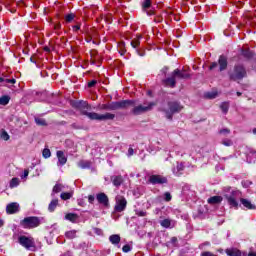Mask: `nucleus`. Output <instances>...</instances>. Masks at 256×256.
Instances as JSON below:
<instances>
[{"instance_id": "ea45409f", "label": "nucleus", "mask_w": 256, "mask_h": 256, "mask_svg": "<svg viewBox=\"0 0 256 256\" xmlns=\"http://www.w3.org/2000/svg\"><path fill=\"white\" fill-rule=\"evenodd\" d=\"M222 145H225V147H231V145H233V141L230 139L222 140Z\"/></svg>"}, {"instance_id": "cd10ccee", "label": "nucleus", "mask_w": 256, "mask_h": 256, "mask_svg": "<svg viewBox=\"0 0 256 256\" xmlns=\"http://www.w3.org/2000/svg\"><path fill=\"white\" fill-rule=\"evenodd\" d=\"M220 109L223 113L227 114L229 112V103L227 102H223L221 105H220Z\"/></svg>"}, {"instance_id": "c756f323", "label": "nucleus", "mask_w": 256, "mask_h": 256, "mask_svg": "<svg viewBox=\"0 0 256 256\" xmlns=\"http://www.w3.org/2000/svg\"><path fill=\"white\" fill-rule=\"evenodd\" d=\"M139 45H141V41H139V39L134 38L131 41V47H133V49H138Z\"/></svg>"}, {"instance_id": "f704fd0d", "label": "nucleus", "mask_w": 256, "mask_h": 256, "mask_svg": "<svg viewBox=\"0 0 256 256\" xmlns=\"http://www.w3.org/2000/svg\"><path fill=\"white\" fill-rule=\"evenodd\" d=\"M19 185V178H12L10 181V187L13 189V187H17Z\"/></svg>"}, {"instance_id": "bb28decb", "label": "nucleus", "mask_w": 256, "mask_h": 256, "mask_svg": "<svg viewBox=\"0 0 256 256\" xmlns=\"http://www.w3.org/2000/svg\"><path fill=\"white\" fill-rule=\"evenodd\" d=\"M61 199L63 201H67L69 199H71V197H73V194L71 192H63L61 195H60Z\"/></svg>"}, {"instance_id": "49530a36", "label": "nucleus", "mask_w": 256, "mask_h": 256, "mask_svg": "<svg viewBox=\"0 0 256 256\" xmlns=\"http://www.w3.org/2000/svg\"><path fill=\"white\" fill-rule=\"evenodd\" d=\"M136 215L138 217H146L147 216V212H145V211H138V212H136Z\"/></svg>"}, {"instance_id": "bf43d9fd", "label": "nucleus", "mask_w": 256, "mask_h": 256, "mask_svg": "<svg viewBox=\"0 0 256 256\" xmlns=\"http://www.w3.org/2000/svg\"><path fill=\"white\" fill-rule=\"evenodd\" d=\"M171 243H177V237H172L171 238Z\"/></svg>"}, {"instance_id": "e433bc0d", "label": "nucleus", "mask_w": 256, "mask_h": 256, "mask_svg": "<svg viewBox=\"0 0 256 256\" xmlns=\"http://www.w3.org/2000/svg\"><path fill=\"white\" fill-rule=\"evenodd\" d=\"M220 135H223V137H227L229 133H231V130L229 128H224L219 131Z\"/></svg>"}, {"instance_id": "680f3d73", "label": "nucleus", "mask_w": 256, "mask_h": 256, "mask_svg": "<svg viewBox=\"0 0 256 256\" xmlns=\"http://www.w3.org/2000/svg\"><path fill=\"white\" fill-rule=\"evenodd\" d=\"M142 38H143V36H142L141 34H138V35L136 36V39H138V41H141Z\"/></svg>"}, {"instance_id": "7ed1b4c3", "label": "nucleus", "mask_w": 256, "mask_h": 256, "mask_svg": "<svg viewBox=\"0 0 256 256\" xmlns=\"http://www.w3.org/2000/svg\"><path fill=\"white\" fill-rule=\"evenodd\" d=\"M41 225V218L37 216H29L20 221V226L23 229H35Z\"/></svg>"}, {"instance_id": "4468645a", "label": "nucleus", "mask_w": 256, "mask_h": 256, "mask_svg": "<svg viewBox=\"0 0 256 256\" xmlns=\"http://www.w3.org/2000/svg\"><path fill=\"white\" fill-rule=\"evenodd\" d=\"M129 107H135V100L118 101V109H129Z\"/></svg>"}, {"instance_id": "864d4df0", "label": "nucleus", "mask_w": 256, "mask_h": 256, "mask_svg": "<svg viewBox=\"0 0 256 256\" xmlns=\"http://www.w3.org/2000/svg\"><path fill=\"white\" fill-rule=\"evenodd\" d=\"M167 71H169V68L164 67V68H162L161 73H163V75H167Z\"/></svg>"}, {"instance_id": "9d476101", "label": "nucleus", "mask_w": 256, "mask_h": 256, "mask_svg": "<svg viewBox=\"0 0 256 256\" xmlns=\"http://www.w3.org/2000/svg\"><path fill=\"white\" fill-rule=\"evenodd\" d=\"M230 207H239L237 197H239V191H232L231 194L225 195Z\"/></svg>"}, {"instance_id": "3c124183", "label": "nucleus", "mask_w": 256, "mask_h": 256, "mask_svg": "<svg viewBox=\"0 0 256 256\" xmlns=\"http://www.w3.org/2000/svg\"><path fill=\"white\" fill-rule=\"evenodd\" d=\"M88 201H89V203H93L95 201V196L89 195L88 196Z\"/></svg>"}, {"instance_id": "f257e3e1", "label": "nucleus", "mask_w": 256, "mask_h": 256, "mask_svg": "<svg viewBox=\"0 0 256 256\" xmlns=\"http://www.w3.org/2000/svg\"><path fill=\"white\" fill-rule=\"evenodd\" d=\"M74 107L80 110L82 115H85L91 121H113L115 119V114H111L109 112L105 114H99L91 111V105L87 103V101L79 100L74 103Z\"/></svg>"}, {"instance_id": "39448f33", "label": "nucleus", "mask_w": 256, "mask_h": 256, "mask_svg": "<svg viewBox=\"0 0 256 256\" xmlns=\"http://www.w3.org/2000/svg\"><path fill=\"white\" fill-rule=\"evenodd\" d=\"M133 109L131 110L132 115H141L143 113H147V111H151V109H153V107H155V103L150 102V103H144V105H135V101H134V106Z\"/></svg>"}, {"instance_id": "a19ab883", "label": "nucleus", "mask_w": 256, "mask_h": 256, "mask_svg": "<svg viewBox=\"0 0 256 256\" xmlns=\"http://www.w3.org/2000/svg\"><path fill=\"white\" fill-rule=\"evenodd\" d=\"M251 185H253L252 181H249V180L242 181V186L245 187V189L251 187Z\"/></svg>"}, {"instance_id": "7c9ffc66", "label": "nucleus", "mask_w": 256, "mask_h": 256, "mask_svg": "<svg viewBox=\"0 0 256 256\" xmlns=\"http://www.w3.org/2000/svg\"><path fill=\"white\" fill-rule=\"evenodd\" d=\"M35 123L42 127H45V125H47V121H45V119L43 118H35Z\"/></svg>"}, {"instance_id": "dca6fc26", "label": "nucleus", "mask_w": 256, "mask_h": 256, "mask_svg": "<svg viewBox=\"0 0 256 256\" xmlns=\"http://www.w3.org/2000/svg\"><path fill=\"white\" fill-rule=\"evenodd\" d=\"M56 157L58 159V165H65L67 163V156L65 155V152L58 150L56 152Z\"/></svg>"}, {"instance_id": "603ef678", "label": "nucleus", "mask_w": 256, "mask_h": 256, "mask_svg": "<svg viewBox=\"0 0 256 256\" xmlns=\"http://www.w3.org/2000/svg\"><path fill=\"white\" fill-rule=\"evenodd\" d=\"M54 29H55V31H59V29H61V23L55 24Z\"/></svg>"}, {"instance_id": "4d7b16f0", "label": "nucleus", "mask_w": 256, "mask_h": 256, "mask_svg": "<svg viewBox=\"0 0 256 256\" xmlns=\"http://www.w3.org/2000/svg\"><path fill=\"white\" fill-rule=\"evenodd\" d=\"M74 31H79V29H81L80 25H75L73 26Z\"/></svg>"}, {"instance_id": "f03ea898", "label": "nucleus", "mask_w": 256, "mask_h": 256, "mask_svg": "<svg viewBox=\"0 0 256 256\" xmlns=\"http://www.w3.org/2000/svg\"><path fill=\"white\" fill-rule=\"evenodd\" d=\"M245 77H247V70L241 64L235 65L233 71L229 72L230 81H241Z\"/></svg>"}, {"instance_id": "2f4dec72", "label": "nucleus", "mask_w": 256, "mask_h": 256, "mask_svg": "<svg viewBox=\"0 0 256 256\" xmlns=\"http://www.w3.org/2000/svg\"><path fill=\"white\" fill-rule=\"evenodd\" d=\"M63 191V186L61 184H56L53 187L52 193H61Z\"/></svg>"}, {"instance_id": "5701e85b", "label": "nucleus", "mask_w": 256, "mask_h": 256, "mask_svg": "<svg viewBox=\"0 0 256 256\" xmlns=\"http://www.w3.org/2000/svg\"><path fill=\"white\" fill-rule=\"evenodd\" d=\"M240 202L244 207H246V209H255V205H253L248 199L242 198L240 199Z\"/></svg>"}, {"instance_id": "20e7f679", "label": "nucleus", "mask_w": 256, "mask_h": 256, "mask_svg": "<svg viewBox=\"0 0 256 256\" xmlns=\"http://www.w3.org/2000/svg\"><path fill=\"white\" fill-rule=\"evenodd\" d=\"M183 110L182 105L177 102V101H170L168 102V110H164V112L166 113V117L167 119H173V115H175V113H180V111Z\"/></svg>"}, {"instance_id": "6e6d98bb", "label": "nucleus", "mask_w": 256, "mask_h": 256, "mask_svg": "<svg viewBox=\"0 0 256 256\" xmlns=\"http://www.w3.org/2000/svg\"><path fill=\"white\" fill-rule=\"evenodd\" d=\"M133 153H134L133 148H129L128 149V156L131 157L133 155Z\"/></svg>"}, {"instance_id": "423d86ee", "label": "nucleus", "mask_w": 256, "mask_h": 256, "mask_svg": "<svg viewBox=\"0 0 256 256\" xmlns=\"http://www.w3.org/2000/svg\"><path fill=\"white\" fill-rule=\"evenodd\" d=\"M227 56L225 55H221L218 59V63L217 62H212L210 64V71H213V69H217V67H219V71H225V69H227Z\"/></svg>"}, {"instance_id": "69168bd1", "label": "nucleus", "mask_w": 256, "mask_h": 256, "mask_svg": "<svg viewBox=\"0 0 256 256\" xmlns=\"http://www.w3.org/2000/svg\"><path fill=\"white\" fill-rule=\"evenodd\" d=\"M96 53H97V51H95V50L91 51L90 52L91 57H93Z\"/></svg>"}, {"instance_id": "338daca9", "label": "nucleus", "mask_w": 256, "mask_h": 256, "mask_svg": "<svg viewBox=\"0 0 256 256\" xmlns=\"http://www.w3.org/2000/svg\"><path fill=\"white\" fill-rule=\"evenodd\" d=\"M44 51H47L49 53V51H51V49H49V47H44Z\"/></svg>"}, {"instance_id": "052dcab7", "label": "nucleus", "mask_w": 256, "mask_h": 256, "mask_svg": "<svg viewBox=\"0 0 256 256\" xmlns=\"http://www.w3.org/2000/svg\"><path fill=\"white\" fill-rule=\"evenodd\" d=\"M204 245H211V243H209V242H205L204 244H201L199 247H200V249H203V246Z\"/></svg>"}, {"instance_id": "e2e57ef3", "label": "nucleus", "mask_w": 256, "mask_h": 256, "mask_svg": "<svg viewBox=\"0 0 256 256\" xmlns=\"http://www.w3.org/2000/svg\"><path fill=\"white\" fill-rule=\"evenodd\" d=\"M119 47H120V49H123V47H125V42H121V43L119 44Z\"/></svg>"}, {"instance_id": "2eb2a0df", "label": "nucleus", "mask_w": 256, "mask_h": 256, "mask_svg": "<svg viewBox=\"0 0 256 256\" xmlns=\"http://www.w3.org/2000/svg\"><path fill=\"white\" fill-rule=\"evenodd\" d=\"M173 72L174 75H176V79H189V77H191V75L187 73V70L175 69Z\"/></svg>"}, {"instance_id": "13d9d810", "label": "nucleus", "mask_w": 256, "mask_h": 256, "mask_svg": "<svg viewBox=\"0 0 256 256\" xmlns=\"http://www.w3.org/2000/svg\"><path fill=\"white\" fill-rule=\"evenodd\" d=\"M243 55H244V57L249 58V57H251V52H244Z\"/></svg>"}, {"instance_id": "72a5a7b5", "label": "nucleus", "mask_w": 256, "mask_h": 256, "mask_svg": "<svg viewBox=\"0 0 256 256\" xmlns=\"http://www.w3.org/2000/svg\"><path fill=\"white\" fill-rule=\"evenodd\" d=\"M42 155H43L44 159H49V157H51V150H49L48 148H45L42 151Z\"/></svg>"}, {"instance_id": "b1692460", "label": "nucleus", "mask_w": 256, "mask_h": 256, "mask_svg": "<svg viewBox=\"0 0 256 256\" xmlns=\"http://www.w3.org/2000/svg\"><path fill=\"white\" fill-rule=\"evenodd\" d=\"M57 205H59V200L54 199L50 202L49 206H48V210L50 211V213H53V211H55V209H57Z\"/></svg>"}, {"instance_id": "ddd939ff", "label": "nucleus", "mask_w": 256, "mask_h": 256, "mask_svg": "<svg viewBox=\"0 0 256 256\" xmlns=\"http://www.w3.org/2000/svg\"><path fill=\"white\" fill-rule=\"evenodd\" d=\"M96 199L100 205H104V207H109V197L105 193H99L96 195Z\"/></svg>"}, {"instance_id": "a211bd4d", "label": "nucleus", "mask_w": 256, "mask_h": 256, "mask_svg": "<svg viewBox=\"0 0 256 256\" xmlns=\"http://www.w3.org/2000/svg\"><path fill=\"white\" fill-rule=\"evenodd\" d=\"M66 221H70V223H77L79 221V215L76 213H68L65 215Z\"/></svg>"}, {"instance_id": "f3484780", "label": "nucleus", "mask_w": 256, "mask_h": 256, "mask_svg": "<svg viewBox=\"0 0 256 256\" xmlns=\"http://www.w3.org/2000/svg\"><path fill=\"white\" fill-rule=\"evenodd\" d=\"M111 181L114 187H121V185H123V176H112Z\"/></svg>"}, {"instance_id": "9b49d317", "label": "nucleus", "mask_w": 256, "mask_h": 256, "mask_svg": "<svg viewBox=\"0 0 256 256\" xmlns=\"http://www.w3.org/2000/svg\"><path fill=\"white\" fill-rule=\"evenodd\" d=\"M162 83L165 87H171V89H174L177 85V76L175 75V72H172L168 78L162 80Z\"/></svg>"}, {"instance_id": "5fc2aeb1", "label": "nucleus", "mask_w": 256, "mask_h": 256, "mask_svg": "<svg viewBox=\"0 0 256 256\" xmlns=\"http://www.w3.org/2000/svg\"><path fill=\"white\" fill-rule=\"evenodd\" d=\"M29 177V170H24V175L22 176V179H25Z\"/></svg>"}, {"instance_id": "aec40b11", "label": "nucleus", "mask_w": 256, "mask_h": 256, "mask_svg": "<svg viewBox=\"0 0 256 256\" xmlns=\"http://www.w3.org/2000/svg\"><path fill=\"white\" fill-rule=\"evenodd\" d=\"M221 201H223V197L221 196H213L208 199L209 205H218Z\"/></svg>"}, {"instance_id": "0eeeda50", "label": "nucleus", "mask_w": 256, "mask_h": 256, "mask_svg": "<svg viewBox=\"0 0 256 256\" xmlns=\"http://www.w3.org/2000/svg\"><path fill=\"white\" fill-rule=\"evenodd\" d=\"M18 241L28 251L35 249V239L33 237L20 236Z\"/></svg>"}, {"instance_id": "393cba45", "label": "nucleus", "mask_w": 256, "mask_h": 256, "mask_svg": "<svg viewBox=\"0 0 256 256\" xmlns=\"http://www.w3.org/2000/svg\"><path fill=\"white\" fill-rule=\"evenodd\" d=\"M161 227H164L165 229H169L171 227V219H164L160 221Z\"/></svg>"}, {"instance_id": "774afa93", "label": "nucleus", "mask_w": 256, "mask_h": 256, "mask_svg": "<svg viewBox=\"0 0 256 256\" xmlns=\"http://www.w3.org/2000/svg\"><path fill=\"white\" fill-rule=\"evenodd\" d=\"M62 256H71V253L67 252V253L63 254Z\"/></svg>"}, {"instance_id": "09e8293b", "label": "nucleus", "mask_w": 256, "mask_h": 256, "mask_svg": "<svg viewBox=\"0 0 256 256\" xmlns=\"http://www.w3.org/2000/svg\"><path fill=\"white\" fill-rule=\"evenodd\" d=\"M97 85V80H92L88 83V87H95Z\"/></svg>"}, {"instance_id": "c85d7f7f", "label": "nucleus", "mask_w": 256, "mask_h": 256, "mask_svg": "<svg viewBox=\"0 0 256 256\" xmlns=\"http://www.w3.org/2000/svg\"><path fill=\"white\" fill-rule=\"evenodd\" d=\"M10 99L11 98L9 96L0 97V105H9Z\"/></svg>"}, {"instance_id": "6ab92c4d", "label": "nucleus", "mask_w": 256, "mask_h": 256, "mask_svg": "<svg viewBox=\"0 0 256 256\" xmlns=\"http://www.w3.org/2000/svg\"><path fill=\"white\" fill-rule=\"evenodd\" d=\"M225 253L228 256H241V250L237 248H227L225 250Z\"/></svg>"}, {"instance_id": "a878e982", "label": "nucleus", "mask_w": 256, "mask_h": 256, "mask_svg": "<svg viewBox=\"0 0 256 256\" xmlns=\"http://www.w3.org/2000/svg\"><path fill=\"white\" fill-rule=\"evenodd\" d=\"M67 239H75V237H77V231L75 230H70L68 232L65 233Z\"/></svg>"}, {"instance_id": "a18cd8bd", "label": "nucleus", "mask_w": 256, "mask_h": 256, "mask_svg": "<svg viewBox=\"0 0 256 256\" xmlns=\"http://www.w3.org/2000/svg\"><path fill=\"white\" fill-rule=\"evenodd\" d=\"M101 109L105 110V111H111V103L109 104H103L101 106Z\"/></svg>"}, {"instance_id": "8fccbe9b", "label": "nucleus", "mask_w": 256, "mask_h": 256, "mask_svg": "<svg viewBox=\"0 0 256 256\" xmlns=\"http://www.w3.org/2000/svg\"><path fill=\"white\" fill-rule=\"evenodd\" d=\"M5 83H10L11 85L15 84L16 83V80L15 79H5Z\"/></svg>"}, {"instance_id": "4be33fe9", "label": "nucleus", "mask_w": 256, "mask_h": 256, "mask_svg": "<svg viewBox=\"0 0 256 256\" xmlns=\"http://www.w3.org/2000/svg\"><path fill=\"white\" fill-rule=\"evenodd\" d=\"M78 167H80V169H90L91 168V161H89V160H80L78 162Z\"/></svg>"}, {"instance_id": "473e14b6", "label": "nucleus", "mask_w": 256, "mask_h": 256, "mask_svg": "<svg viewBox=\"0 0 256 256\" xmlns=\"http://www.w3.org/2000/svg\"><path fill=\"white\" fill-rule=\"evenodd\" d=\"M75 19V14L70 13L65 16V22L66 23H72V21Z\"/></svg>"}, {"instance_id": "de8ad7c7", "label": "nucleus", "mask_w": 256, "mask_h": 256, "mask_svg": "<svg viewBox=\"0 0 256 256\" xmlns=\"http://www.w3.org/2000/svg\"><path fill=\"white\" fill-rule=\"evenodd\" d=\"M94 233H96V235H103V230L100 228H94Z\"/></svg>"}, {"instance_id": "c9c22d12", "label": "nucleus", "mask_w": 256, "mask_h": 256, "mask_svg": "<svg viewBox=\"0 0 256 256\" xmlns=\"http://www.w3.org/2000/svg\"><path fill=\"white\" fill-rule=\"evenodd\" d=\"M1 139H3V141H9V133H7V131L3 130L1 135H0Z\"/></svg>"}, {"instance_id": "37998d69", "label": "nucleus", "mask_w": 256, "mask_h": 256, "mask_svg": "<svg viewBox=\"0 0 256 256\" xmlns=\"http://www.w3.org/2000/svg\"><path fill=\"white\" fill-rule=\"evenodd\" d=\"M171 199H173V196H171V193L165 192L164 193V201L169 202V201H171Z\"/></svg>"}, {"instance_id": "c03bdc74", "label": "nucleus", "mask_w": 256, "mask_h": 256, "mask_svg": "<svg viewBox=\"0 0 256 256\" xmlns=\"http://www.w3.org/2000/svg\"><path fill=\"white\" fill-rule=\"evenodd\" d=\"M122 251L124 253H129V251H131V246L129 244L124 245Z\"/></svg>"}, {"instance_id": "f8f14e48", "label": "nucleus", "mask_w": 256, "mask_h": 256, "mask_svg": "<svg viewBox=\"0 0 256 256\" xmlns=\"http://www.w3.org/2000/svg\"><path fill=\"white\" fill-rule=\"evenodd\" d=\"M6 213L8 215H13L15 213H19V204L16 202H12L6 206Z\"/></svg>"}, {"instance_id": "6e6552de", "label": "nucleus", "mask_w": 256, "mask_h": 256, "mask_svg": "<svg viewBox=\"0 0 256 256\" xmlns=\"http://www.w3.org/2000/svg\"><path fill=\"white\" fill-rule=\"evenodd\" d=\"M116 204L114 207V210L116 213H123L125 209L127 208V199L124 198V196L117 195L115 198Z\"/></svg>"}, {"instance_id": "412c9836", "label": "nucleus", "mask_w": 256, "mask_h": 256, "mask_svg": "<svg viewBox=\"0 0 256 256\" xmlns=\"http://www.w3.org/2000/svg\"><path fill=\"white\" fill-rule=\"evenodd\" d=\"M109 241L112 245H119L121 243V236L119 234H113L109 237Z\"/></svg>"}, {"instance_id": "58836bf2", "label": "nucleus", "mask_w": 256, "mask_h": 256, "mask_svg": "<svg viewBox=\"0 0 256 256\" xmlns=\"http://www.w3.org/2000/svg\"><path fill=\"white\" fill-rule=\"evenodd\" d=\"M143 9H149L151 7V0H144L142 3Z\"/></svg>"}, {"instance_id": "0e129e2a", "label": "nucleus", "mask_w": 256, "mask_h": 256, "mask_svg": "<svg viewBox=\"0 0 256 256\" xmlns=\"http://www.w3.org/2000/svg\"><path fill=\"white\" fill-rule=\"evenodd\" d=\"M248 256H256V252H249Z\"/></svg>"}, {"instance_id": "4c0bfd02", "label": "nucleus", "mask_w": 256, "mask_h": 256, "mask_svg": "<svg viewBox=\"0 0 256 256\" xmlns=\"http://www.w3.org/2000/svg\"><path fill=\"white\" fill-rule=\"evenodd\" d=\"M110 109H111V111H117V109H119L118 101L111 102L110 103Z\"/></svg>"}, {"instance_id": "79ce46f5", "label": "nucleus", "mask_w": 256, "mask_h": 256, "mask_svg": "<svg viewBox=\"0 0 256 256\" xmlns=\"http://www.w3.org/2000/svg\"><path fill=\"white\" fill-rule=\"evenodd\" d=\"M206 97L207 99H215V97H217V92H208Z\"/></svg>"}, {"instance_id": "1a4fd4ad", "label": "nucleus", "mask_w": 256, "mask_h": 256, "mask_svg": "<svg viewBox=\"0 0 256 256\" xmlns=\"http://www.w3.org/2000/svg\"><path fill=\"white\" fill-rule=\"evenodd\" d=\"M148 182L151 183V185H165L168 183L167 177L163 175H151L148 179Z\"/></svg>"}]
</instances>
